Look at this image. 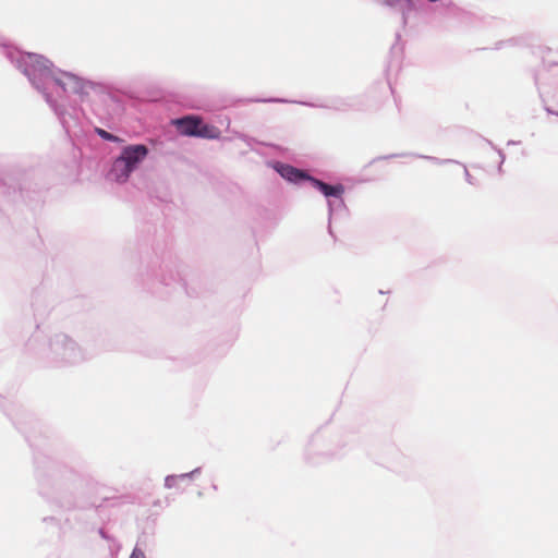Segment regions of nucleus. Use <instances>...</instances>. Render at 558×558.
<instances>
[{"instance_id": "9", "label": "nucleus", "mask_w": 558, "mask_h": 558, "mask_svg": "<svg viewBox=\"0 0 558 558\" xmlns=\"http://www.w3.org/2000/svg\"><path fill=\"white\" fill-rule=\"evenodd\" d=\"M130 558H146V557H145V554L143 553V550H141L138 548H134Z\"/></svg>"}, {"instance_id": "1", "label": "nucleus", "mask_w": 558, "mask_h": 558, "mask_svg": "<svg viewBox=\"0 0 558 558\" xmlns=\"http://www.w3.org/2000/svg\"><path fill=\"white\" fill-rule=\"evenodd\" d=\"M147 154V147L145 145L138 144L124 147L119 157L133 171L137 165L146 158Z\"/></svg>"}, {"instance_id": "5", "label": "nucleus", "mask_w": 558, "mask_h": 558, "mask_svg": "<svg viewBox=\"0 0 558 558\" xmlns=\"http://www.w3.org/2000/svg\"><path fill=\"white\" fill-rule=\"evenodd\" d=\"M314 187L319 190L325 196H336L339 197L343 193V186L342 185H329L325 182H322L316 179H311Z\"/></svg>"}, {"instance_id": "2", "label": "nucleus", "mask_w": 558, "mask_h": 558, "mask_svg": "<svg viewBox=\"0 0 558 558\" xmlns=\"http://www.w3.org/2000/svg\"><path fill=\"white\" fill-rule=\"evenodd\" d=\"M54 83L60 86L64 92L82 93L85 83L74 74L62 72L59 76L53 77Z\"/></svg>"}, {"instance_id": "7", "label": "nucleus", "mask_w": 558, "mask_h": 558, "mask_svg": "<svg viewBox=\"0 0 558 558\" xmlns=\"http://www.w3.org/2000/svg\"><path fill=\"white\" fill-rule=\"evenodd\" d=\"M283 173L282 175L283 177H287L289 180H294V179H298V178H301L303 177V173L300 172L299 170L292 168V167H286L283 169Z\"/></svg>"}, {"instance_id": "3", "label": "nucleus", "mask_w": 558, "mask_h": 558, "mask_svg": "<svg viewBox=\"0 0 558 558\" xmlns=\"http://www.w3.org/2000/svg\"><path fill=\"white\" fill-rule=\"evenodd\" d=\"M175 125L181 134L187 136H196L197 129L201 123V118L196 116H186L175 120Z\"/></svg>"}, {"instance_id": "8", "label": "nucleus", "mask_w": 558, "mask_h": 558, "mask_svg": "<svg viewBox=\"0 0 558 558\" xmlns=\"http://www.w3.org/2000/svg\"><path fill=\"white\" fill-rule=\"evenodd\" d=\"M96 131H97V134L106 141H110V142H119L120 141L119 137H117L116 135H113L102 129H97Z\"/></svg>"}, {"instance_id": "6", "label": "nucleus", "mask_w": 558, "mask_h": 558, "mask_svg": "<svg viewBox=\"0 0 558 558\" xmlns=\"http://www.w3.org/2000/svg\"><path fill=\"white\" fill-rule=\"evenodd\" d=\"M220 135V130L211 124L204 123L201 119L199 126L197 129L196 137H203V138H218Z\"/></svg>"}, {"instance_id": "10", "label": "nucleus", "mask_w": 558, "mask_h": 558, "mask_svg": "<svg viewBox=\"0 0 558 558\" xmlns=\"http://www.w3.org/2000/svg\"><path fill=\"white\" fill-rule=\"evenodd\" d=\"M402 0H383V2L388 4V5H393V4L399 3Z\"/></svg>"}, {"instance_id": "4", "label": "nucleus", "mask_w": 558, "mask_h": 558, "mask_svg": "<svg viewBox=\"0 0 558 558\" xmlns=\"http://www.w3.org/2000/svg\"><path fill=\"white\" fill-rule=\"evenodd\" d=\"M132 173V170L129 168V166L125 165V162L118 157L111 168L110 174L112 178L118 182H125L130 174Z\"/></svg>"}]
</instances>
